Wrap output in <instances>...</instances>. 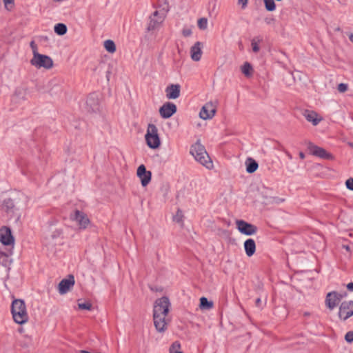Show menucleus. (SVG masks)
Returning a JSON list of instances; mask_svg holds the SVG:
<instances>
[{
  "label": "nucleus",
  "instance_id": "1",
  "mask_svg": "<svg viewBox=\"0 0 353 353\" xmlns=\"http://www.w3.org/2000/svg\"><path fill=\"white\" fill-rule=\"evenodd\" d=\"M170 303L169 299L163 296L156 300L153 309V320L155 328L159 332H164L167 330L169 319L166 318L169 312Z\"/></svg>",
  "mask_w": 353,
  "mask_h": 353
},
{
  "label": "nucleus",
  "instance_id": "2",
  "mask_svg": "<svg viewBox=\"0 0 353 353\" xmlns=\"http://www.w3.org/2000/svg\"><path fill=\"white\" fill-rule=\"evenodd\" d=\"M190 154L194 157L195 160L210 170L213 168V163L208 155L205 147L199 142L192 145L190 148Z\"/></svg>",
  "mask_w": 353,
  "mask_h": 353
},
{
  "label": "nucleus",
  "instance_id": "3",
  "mask_svg": "<svg viewBox=\"0 0 353 353\" xmlns=\"http://www.w3.org/2000/svg\"><path fill=\"white\" fill-rule=\"evenodd\" d=\"M11 313L15 323L22 325L28 321V314L25 302L22 299H14L11 305Z\"/></svg>",
  "mask_w": 353,
  "mask_h": 353
},
{
  "label": "nucleus",
  "instance_id": "4",
  "mask_svg": "<svg viewBox=\"0 0 353 353\" xmlns=\"http://www.w3.org/2000/svg\"><path fill=\"white\" fill-rule=\"evenodd\" d=\"M56 223L57 221H49L43 228V237L48 243L57 239L63 234L61 228L57 227Z\"/></svg>",
  "mask_w": 353,
  "mask_h": 353
},
{
  "label": "nucleus",
  "instance_id": "5",
  "mask_svg": "<svg viewBox=\"0 0 353 353\" xmlns=\"http://www.w3.org/2000/svg\"><path fill=\"white\" fill-rule=\"evenodd\" d=\"M145 138L149 148L156 149L159 147L161 141L158 134V129L154 124H148Z\"/></svg>",
  "mask_w": 353,
  "mask_h": 353
},
{
  "label": "nucleus",
  "instance_id": "6",
  "mask_svg": "<svg viewBox=\"0 0 353 353\" xmlns=\"http://www.w3.org/2000/svg\"><path fill=\"white\" fill-rule=\"evenodd\" d=\"M30 63L37 68L50 69L53 66L52 59L49 56L41 54H37L35 57H33L30 60Z\"/></svg>",
  "mask_w": 353,
  "mask_h": 353
},
{
  "label": "nucleus",
  "instance_id": "7",
  "mask_svg": "<svg viewBox=\"0 0 353 353\" xmlns=\"http://www.w3.org/2000/svg\"><path fill=\"white\" fill-rule=\"evenodd\" d=\"M70 218L72 221L77 222L79 228L81 230L87 228L90 223L88 216L84 212L78 210H76L73 214H71Z\"/></svg>",
  "mask_w": 353,
  "mask_h": 353
},
{
  "label": "nucleus",
  "instance_id": "8",
  "mask_svg": "<svg viewBox=\"0 0 353 353\" xmlns=\"http://www.w3.org/2000/svg\"><path fill=\"white\" fill-rule=\"evenodd\" d=\"M236 225L238 230L243 234L247 236L254 235L257 232L258 228L256 225L248 223L243 220H236Z\"/></svg>",
  "mask_w": 353,
  "mask_h": 353
},
{
  "label": "nucleus",
  "instance_id": "9",
  "mask_svg": "<svg viewBox=\"0 0 353 353\" xmlns=\"http://www.w3.org/2000/svg\"><path fill=\"white\" fill-rule=\"evenodd\" d=\"M216 111V105L212 101L206 103L201 109L199 117L203 120L210 119L214 117Z\"/></svg>",
  "mask_w": 353,
  "mask_h": 353
},
{
  "label": "nucleus",
  "instance_id": "10",
  "mask_svg": "<svg viewBox=\"0 0 353 353\" xmlns=\"http://www.w3.org/2000/svg\"><path fill=\"white\" fill-rule=\"evenodd\" d=\"M307 150L311 154L323 159H332L333 158L332 154L327 152L324 148L319 147L312 143H308Z\"/></svg>",
  "mask_w": 353,
  "mask_h": 353
},
{
  "label": "nucleus",
  "instance_id": "11",
  "mask_svg": "<svg viewBox=\"0 0 353 353\" xmlns=\"http://www.w3.org/2000/svg\"><path fill=\"white\" fill-rule=\"evenodd\" d=\"M353 315V301H343L340 307L339 316L345 321Z\"/></svg>",
  "mask_w": 353,
  "mask_h": 353
},
{
  "label": "nucleus",
  "instance_id": "12",
  "mask_svg": "<svg viewBox=\"0 0 353 353\" xmlns=\"http://www.w3.org/2000/svg\"><path fill=\"white\" fill-rule=\"evenodd\" d=\"M176 105L171 102L165 103L159 108V114L163 119H168L176 112Z\"/></svg>",
  "mask_w": 353,
  "mask_h": 353
},
{
  "label": "nucleus",
  "instance_id": "13",
  "mask_svg": "<svg viewBox=\"0 0 353 353\" xmlns=\"http://www.w3.org/2000/svg\"><path fill=\"white\" fill-rule=\"evenodd\" d=\"M137 174L143 187L148 185L151 181L152 173L150 171H147L145 165L143 164L138 167Z\"/></svg>",
  "mask_w": 353,
  "mask_h": 353
},
{
  "label": "nucleus",
  "instance_id": "14",
  "mask_svg": "<svg viewBox=\"0 0 353 353\" xmlns=\"http://www.w3.org/2000/svg\"><path fill=\"white\" fill-rule=\"evenodd\" d=\"M74 285V277L73 275H68V278L62 279L58 286L59 294H64Z\"/></svg>",
  "mask_w": 353,
  "mask_h": 353
},
{
  "label": "nucleus",
  "instance_id": "15",
  "mask_svg": "<svg viewBox=\"0 0 353 353\" xmlns=\"http://www.w3.org/2000/svg\"><path fill=\"white\" fill-rule=\"evenodd\" d=\"M0 242L5 245H10L14 243V237L9 228L4 226L0 229Z\"/></svg>",
  "mask_w": 353,
  "mask_h": 353
},
{
  "label": "nucleus",
  "instance_id": "16",
  "mask_svg": "<svg viewBox=\"0 0 353 353\" xmlns=\"http://www.w3.org/2000/svg\"><path fill=\"white\" fill-rule=\"evenodd\" d=\"M86 106L89 112H97L99 110V101L97 94L92 93L88 96Z\"/></svg>",
  "mask_w": 353,
  "mask_h": 353
},
{
  "label": "nucleus",
  "instance_id": "17",
  "mask_svg": "<svg viewBox=\"0 0 353 353\" xmlns=\"http://www.w3.org/2000/svg\"><path fill=\"white\" fill-rule=\"evenodd\" d=\"M165 92L168 99H176L180 96L181 85L179 84H171L165 88Z\"/></svg>",
  "mask_w": 353,
  "mask_h": 353
},
{
  "label": "nucleus",
  "instance_id": "18",
  "mask_svg": "<svg viewBox=\"0 0 353 353\" xmlns=\"http://www.w3.org/2000/svg\"><path fill=\"white\" fill-rule=\"evenodd\" d=\"M203 44L200 41L196 42L190 48L191 59L194 61H200L202 55L201 48Z\"/></svg>",
  "mask_w": 353,
  "mask_h": 353
},
{
  "label": "nucleus",
  "instance_id": "19",
  "mask_svg": "<svg viewBox=\"0 0 353 353\" xmlns=\"http://www.w3.org/2000/svg\"><path fill=\"white\" fill-rule=\"evenodd\" d=\"M336 296L335 291L327 293L325 298V305L330 310H333L339 303Z\"/></svg>",
  "mask_w": 353,
  "mask_h": 353
},
{
  "label": "nucleus",
  "instance_id": "20",
  "mask_svg": "<svg viewBox=\"0 0 353 353\" xmlns=\"http://www.w3.org/2000/svg\"><path fill=\"white\" fill-rule=\"evenodd\" d=\"M303 114L306 120L312 122L314 125H316L321 120V118L318 119V114L314 111L305 110Z\"/></svg>",
  "mask_w": 353,
  "mask_h": 353
},
{
  "label": "nucleus",
  "instance_id": "21",
  "mask_svg": "<svg viewBox=\"0 0 353 353\" xmlns=\"http://www.w3.org/2000/svg\"><path fill=\"white\" fill-rule=\"evenodd\" d=\"M244 249L248 256H252L256 251V243L252 239H248L244 242Z\"/></svg>",
  "mask_w": 353,
  "mask_h": 353
},
{
  "label": "nucleus",
  "instance_id": "22",
  "mask_svg": "<svg viewBox=\"0 0 353 353\" xmlns=\"http://www.w3.org/2000/svg\"><path fill=\"white\" fill-rule=\"evenodd\" d=\"M158 15V11H155L152 15L150 16V21L148 25L149 30H154L159 23L162 22L163 19L161 17H159Z\"/></svg>",
  "mask_w": 353,
  "mask_h": 353
},
{
  "label": "nucleus",
  "instance_id": "23",
  "mask_svg": "<svg viewBox=\"0 0 353 353\" xmlns=\"http://www.w3.org/2000/svg\"><path fill=\"white\" fill-rule=\"evenodd\" d=\"M28 94V88L26 87L20 86L16 88L14 95L19 100H25L27 99Z\"/></svg>",
  "mask_w": 353,
  "mask_h": 353
},
{
  "label": "nucleus",
  "instance_id": "24",
  "mask_svg": "<svg viewBox=\"0 0 353 353\" xmlns=\"http://www.w3.org/2000/svg\"><path fill=\"white\" fill-rule=\"evenodd\" d=\"M246 171L248 173L254 172L259 167L258 163L252 158H248L245 161Z\"/></svg>",
  "mask_w": 353,
  "mask_h": 353
},
{
  "label": "nucleus",
  "instance_id": "25",
  "mask_svg": "<svg viewBox=\"0 0 353 353\" xmlns=\"http://www.w3.org/2000/svg\"><path fill=\"white\" fill-rule=\"evenodd\" d=\"M199 307L201 310H210L213 307V302L208 300L206 297H201L200 299Z\"/></svg>",
  "mask_w": 353,
  "mask_h": 353
},
{
  "label": "nucleus",
  "instance_id": "26",
  "mask_svg": "<svg viewBox=\"0 0 353 353\" xmlns=\"http://www.w3.org/2000/svg\"><path fill=\"white\" fill-rule=\"evenodd\" d=\"M67 30V26L64 23H57L54 28V32L61 36L64 35Z\"/></svg>",
  "mask_w": 353,
  "mask_h": 353
},
{
  "label": "nucleus",
  "instance_id": "27",
  "mask_svg": "<svg viewBox=\"0 0 353 353\" xmlns=\"http://www.w3.org/2000/svg\"><path fill=\"white\" fill-rule=\"evenodd\" d=\"M14 207V201L12 199L8 198L3 200L2 208L6 212L10 211Z\"/></svg>",
  "mask_w": 353,
  "mask_h": 353
},
{
  "label": "nucleus",
  "instance_id": "28",
  "mask_svg": "<svg viewBox=\"0 0 353 353\" xmlns=\"http://www.w3.org/2000/svg\"><path fill=\"white\" fill-rule=\"evenodd\" d=\"M252 70V67L251 64L248 62H245L241 67V71L246 77L251 76Z\"/></svg>",
  "mask_w": 353,
  "mask_h": 353
},
{
  "label": "nucleus",
  "instance_id": "29",
  "mask_svg": "<svg viewBox=\"0 0 353 353\" xmlns=\"http://www.w3.org/2000/svg\"><path fill=\"white\" fill-rule=\"evenodd\" d=\"M104 47L105 50L110 53H113L116 51L115 43L112 40H106L104 42Z\"/></svg>",
  "mask_w": 353,
  "mask_h": 353
},
{
  "label": "nucleus",
  "instance_id": "30",
  "mask_svg": "<svg viewBox=\"0 0 353 353\" xmlns=\"http://www.w3.org/2000/svg\"><path fill=\"white\" fill-rule=\"evenodd\" d=\"M265 7L268 11H273L275 10L276 5L274 0H263Z\"/></svg>",
  "mask_w": 353,
  "mask_h": 353
},
{
  "label": "nucleus",
  "instance_id": "31",
  "mask_svg": "<svg viewBox=\"0 0 353 353\" xmlns=\"http://www.w3.org/2000/svg\"><path fill=\"white\" fill-rule=\"evenodd\" d=\"M183 212L181 210L178 209L176 214L173 217V220L174 221H176V223H181V225H183Z\"/></svg>",
  "mask_w": 353,
  "mask_h": 353
},
{
  "label": "nucleus",
  "instance_id": "32",
  "mask_svg": "<svg viewBox=\"0 0 353 353\" xmlns=\"http://www.w3.org/2000/svg\"><path fill=\"white\" fill-rule=\"evenodd\" d=\"M197 24L201 30H205L208 28V20L206 18H201L198 20Z\"/></svg>",
  "mask_w": 353,
  "mask_h": 353
},
{
  "label": "nucleus",
  "instance_id": "33",
  "mask_svg": "<svg viewBox=\"0 0 353 353\" xmlns=\"http://www.w3.org/2000/svg\"><path fill=\"white\" fill-rule=\"evenodd\" d=\"M260 41H261L260 39L258 37H255V38L252 39V40L251 44H252V50L254 52H258L259 51V47L257 43L259 42Z\"/></svg>",
  "mask_w": 353,
  "mask_h": 353
},
{
  "label": "nucleus",
  "instance_id": "34",
  "mask_svg": "<svg viewBox=\"0 0 353 353\" xmlns=\"http://www.w3.org/2000/svg\"><path fill=\"white\" fill-rule=\"evenodd\" d=\"M78 307L80 310H90L92 309V304L89 302L79 303Z\"/></svg>",
  "mask_w": 353,
  "mask_h": 353
},
{
  "label": "nucleus",
  "instance_id": "35",
  "mask_svg": "<svg viewBox=\"0 0 353 353\" xmlns=\"http://www.w3.org/2000/svg\"><path fill=\"white\" fill-rule=\"evenodd\" d=\"M181 348V344L179 341H174L170 347V352L178 351Z\"/></svg>",
  "mask_w": 353,
  "mask_h": 353
},
{
  "label": "nucleus",
  "instance_id": "36",
  "mask_svg": "<svg viewBox=\"0 0 353 353\" xmlns=\"http://www.w3.org/2000/svg\"><path fill=\"white\" fill-rule=\"evenodd\" d=\"M345 340L349 343L353 342V331H349L346 333Z\"/></svg>",
  "mask_w": 353,
  "mask_h": 353
},
{
  "label": "nucleus",
  "instance_id": "37",
  "mask_svg": "<svg viewBox=\"0 0 353 353\" xmlns=\"http://www.w3.org/2000/svg\"><path fill=\"white\" fill-rule=\"evenodd\" d=\"M30 46L31 49L32 50L33 57H35V55L37 54H39L38 52L37 46L34 41H32L30 42Z\"/></svg>",
  "mask_w": 353,
  "mask_h": 353
},
{
  "label": "nucleus",
  "instance_id": "38",
  "mask_svg": "<svg viewBox=\"0 0 353 353\" xmlns=\"http://www.w3.org/2000/svg\"><path fill=\"white\" fill-rule=\"evenodd\" d=\"M347 85L343 83H341L338 85V90L339 92H345L347 90Z\"/></svg>",
  "mask_w": 353,
  "mask_h": 353
},
{
  "label": "nucleus",
  "instance_id": "39",
  "mask_svg": "<svg viewBox=\"0 0 353 353\" xmlns=\"http://www.w3.org/2000/svg\"><path fill=\"white\" fill-rule=\"evenodd\" d=\"M345 185L347 189L353 190V178H350L345 181Z\"/></svg>",
  "mask_w": 353,
  "mask_h": 353
},
{
  "label": "nucleus",
  "instance_id": "40",
  "mask_svg": "<svg viewBox=\"0 0 353 353\" xmlns=\"http://www.w3.org/2000/svg\"><path fill=\"white\" fill-rule=\"evenodd\" d=\"M182 34L185 37H189L192 34V30L190 28H184L182 30Z\"/></svg>",
  "mask_w": 353,
  "mask_h": 353
},
{
  "label": "nucleus",
  "instance_id": "41",
  "mask_svg": "<svg viewBox=\"0 0 353 353\" xmlns=\"http://www.w3.org/2000/svg\"><path fill=\"white\" fill-rule=\"evenodd\" d=\"M264 21L267 24L271 25V24H273L274 23V19L272 18V17H266V18H265Z\"/></svg>",
  "mask_w": 353,
  "mask_h": 353
},
{
  "label": "nucleus",
  "instance_id": "42",
  "mask_svg": "<svg viewBox=\"0 0 353 353\" xmlns=\"http://www.w3.org/2000/svg\"><path fill=\"white\" fill-rule=\"evenodd\" d=\"M248 0H238L239 4H241L242 8H245L247 6Z\"/></svg>",
  "mask_w": 353,
  "mask_h": 353
},
{
  "label": "nucleus",
  "instance_id": "43",
  "mask_svg": "<svg viewBox=\"0 0 353 353\" xmlns=\"http://www.w3.org/2000/svg\"><path fill=\"white\" fill-rule=\"evenodd\" d=\"M285 201V199H280L278 197L273 198V201L276 203H280L281 202H283Z\"/></svg>",
  "mask_w": 353,
  "mask_h": 353
},
{
  "label": "nucleus",
  "instance_id": "44",
  "mask_svg": "<svg viewBox=\"0 0 353 353\" xmlns=\"http://www.w3.org/2000/svg\"><path fill=\"white\" fill-rule=\"evenodd\" d=\"M3 3L5 6L7 8L9 4H12L14 3V0H3Z\"/></svg>",
  "mask_w": 353,
  "mask_h": 353
},
{
  "label": "nucleus",
  "instance_id": "45",
  "mask_svg": "<svg viewBox=\"0 0 353 353\" xmlns=\"http://www.w3.org/2000/svg\"><path fill=\"white\" fill-rule=\"evenodd\" d=\"M347 288L350 291H353V282H351L347 285Z\"/></svg>",
  "mask_w": 353,
  "mask_h": 353
},
{
  "label": "nucleus",
  "instance_id": "46",
  "mask_svg": "<svg viewBox=\"0 0 353 353\" xmlns=\"http://www.w3.org/2000/svg\"><path fill=\"white\" fill-rule=\"evenodd\" d=\"M336 294L337 295L336 297L339 299V302L341 301V300L343 298L344 295L340 293H338L336 292Z\"/></svg>",
  "mask_w": 353,
  "mask_h": 353
},
{
  "label": "nucleus",
  "instance_id": "47",
  "mask_svg": "<svg viewBox=\"0 0 353 353\" xmlns=\"http://www.w3.org/2000/svg\"><path fill=\"white\" fill-rule=\"evenodd\" d=\"M261 303V299L260 298L256 299V300L255 301L256 305L258 307L260 306Z\"/></svg>",
  "mask_w": 353,
  "mask_h": 353
},
{
  "label": "nucleus",
  "instance_id": "48",
  "mask_svg": "<svg viewBox=\"0 0 353 353\" xmlns=\"http://www.w3.org/2000/svg\"><path fill=\"white\" fill-rule=\"evenodd\" d=\"M349 39L353 43V34L352 33L350 34Z\"/></svg>",
  "mask_w": 353,
  "mask_h": 353
},
{
  "label": "nucleus",
  "instance_id": "49",
  "mask_svg": "<svg viewBox=\"0 0 353 353\" xmlns=\"http://www.w3.org/2000/svg\"><path fill=\"white\" fill-rule=\"evenodd\" d=\"M299 155L301 159H303L305 157V155L303 152H300Z\"/></svg>",
  "mask_w": 353,
  "mask_h": 353
},
{
  "label": "nucleus",
  "instance_id": "50",
  "mask_svg": "<svg viewBox=\"0 0 353 353\" xmlns=\"http://www.w3.org/2000/svg\"><path fill=\"white\" fill-rule=\"evenodd\" d=\"M19 332L22 333L23 332V329L22 327L19 328Z\"/></svg>",
  "mask_w": 353,
  "mask_h": 353
},
{
  "label": "nucleus",
  "instance_id": "51",
  "mask_svg": "<svg viewBox=\"0 0 353 353\" xmlns=\"http://www.w3.org/2000/svg\"><path fill=\"white\" fill-rule=\"evenodd\" d=\"M335 31H337V32H339L341 31V28L340 27H337L335 28Z\"/></svg>",
  "mask_w": 353,
  "mask_h": 353
},
{
  "label": "nucleus",
  "instance_id": "52",
  "mask_svg": "<svg viewBox=\"0 0 353 353\" xmlns=\"http://www.w3.org/2000/svg\"><path fill=\"white\" fill-rule=\"evenodd\" d=\"M343 248H345L347 250H350L349 245H344Z\"/></svg>",
  "mask_w": 353,
  "mask_h": 353
},
{
  "label": "nucleus",
  "instance_id": "53",
  "mask_svg": "<svg viewBox=\"0 0 353 353\" xmlns=\"http://www.w3.org/2000/svg\"><path fill=\"white\" fill-rule=\"evenodd\" d=\"M310 312H305V313H304V316H310Z\"/></svg>",
  "mask_w": 353,
  "mask_h": 353
},
{
  "label": "nucleus",
  "instance_id": "54",
  "mask_svg": "<svg viewBox=\"0 0 353 353\" xmlns=\"http://www.w3.org/2000/svg\"><path fill=\"white\" fill-rule=\"evenodd\" d=\"M174 353H183L182 352H180V351H176Z\"/></svg>",
  "mask_w": 353,
  "mask_h": 353
},
{
  "label": "nucleus",
  "instance_id": "55",
  "mask_svg": "<svg viewBox=\"0 0 353 353\" xmlns=\"http://www.w3.org/2000/svg\"><path fill=\"white\" fill-rule=\"evenodd\" d=\"M292 77H293V79H295V77H294V73H293V72L292 73Z\"/></svg>",
  "mask_w": 353,
  "mask_h": 353
}]
</instances>
